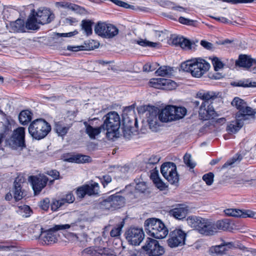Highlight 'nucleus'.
<instances>
[{
    "label": "nucleus",
    "instance_id": "26",
    "mask_svg": "<svg viewBox=\"0 0 256 256\" xmlns=\"http://www.w3.org/2000/svg\"><path fill=\"white\" fill-rule=\"evenodd\" d=\"M236 121L232 122L227 126V130L230 132L236 133L242 126L244 121L248 120V118L241 116L240 114L236 115Z\"/></svg>",
    "mask_w": 256,
    "mask_h": 256
},
{
    "label": "nucleus",
    "instance_id": "18",
    "mask_svg": "<svg viewBox=\"0 0 256 256\" xmlns=\"http://www.w3.org/2000/svg\"><path fill=\"white\" fill-rule=\"evenodd\" d=\"M24 182V178L20 177H17L14 182L12 192L14 198L16 201L22 200L26 195L22 188Z\"/></svg>",
    "mask_w": 256,
    "mask_h": 256
},
{
    "label": "nucleus",
    "instance_id": "6",
    "mask_svg": "<svg viewBox=\"0 0 256 256\" xmlns=\"http://www.w3.org/2000/svg\"><path fill=\"white\" fill-rule=\"evenodd\" d=\"M142 248L149 256H160L164 252V248L160 246L159 242L150 238L146 240Z\"/></svg>",
    "mask_w": 256,
    "mask_h": 256
},
{
    "label": "nucleus",
    "instance_id": "45",
    "mask_svg": "<svg viewBox=\"0 0 256 256\" xmlns=\"http://www.w3.org/2000/svg\"><path fill=\"white\" fill-rule=\"evenodd\" d=\"M164 78H153L152 79L150 82V86L156 88H162V84H164Z\"/></svg>",
    "mask_w": 256,
    "mask_h": 256
},
{
    "label": "nucleus",
    "instance_id": "33",
    "mask_svg": "<svg viewBox=\"0 0 256 256\" xmlns=\"http://www.w3.org/2000/svg\"><path fill=\"white\" fill-rule=\"evenodd\" d=\"M32 114L28 110L22 111L18 116L20 123L23 125L28 124L32 120Z\"/></svg>",
    "mask_w": 256,
    "mask_h": 256
},
{
    "label": "nucleus",
    "instance_id": "23",
    "mask_svg": "<svg viewBox=\"0 0 256 256\" xmlns=\"http://www.w3.org/2000/svg\"><path fill=\"white\" fill-rule=\"evenodd\" d=\"M188 213V208L184 204H179L169 211L170 215L178 220L185 218Z\"/></svg>",
    "mask_w": 256,
    "mask_h": 256
},
{
    "label": "nucleus",
    "instance_id": "37",
    "mask_svg": "<svg viewBox=\"0 0 256 256\" xmlns=\"http://www.w3.org/2000/svg\"><path fill=\"white\" fill-rule=\"evenodd\" d=\"M174 110L173 114L175 117V120L182 118L185 116L187 112L186 109L182 106H174Z\"/></svg>",
    "mask_w": 256,
    "mask_h": 256
},
{
    "label": "nucleus",
    "instance_id": "57",
    "mask_svg": "<svg viewBox=\"0 0 256 256\" xmlns=\"http://www.w3.org/2000/svg\"><path fill=\"white\" fill-rule=\"evenodd\" d=\"M86 188L85 185L80 186L77 188L76 194L78 198H83L87 194Z\"/></svg>",
    "mask_w": 256,
    "mask_h": 256
},
{
    "label": "nucleus",
    "instance_id": "1",
    "mask_svg": "<svg viewBox=\"0 0 256 256\" xmlns=\"http://www.w3.org/2000/svg\"><path fill=\"white\" fill-rule=\"evenodd\" d=\"M104 124H102L104 130H106V136L110 140L119 137L120 118L116 112H110L103 118Z\"/></svg>",
    "mask_w": 256,
    "mask_h": 256
},
{
    "label": "nucleus",
    "instance_id": "63",
    "mask_svg": "<svg viewBox=\"0 0 256 256\" xmlns=\"http://www.w3.org/2000/svg\"><path fill=\"white\" fill-rule=\"evenodd\" d=\"M46 174L52 176L54 180H58L60 178V173L56 170L48 171Z\"/></svg>",
    "mask_w": 256,
    "mask_h": 256
},
{
    "label": "nucleus",
    "instance_id": "49",
    "mask_svg": "<svg viewBox=\"0 0 256 256\" xmlns=\"http://www.w3.org/2000/svg\"><path fill=\"white\" fill-rule=\"evenodd\" d=\"M181 69L186 72L192 74V60H186L181 64Z\"/></svg>",
    "mask_w": 256,
    "mask_h": 256
},
{
    "label": "nucleus",
    "instance_id": "31",
    "mask_svg": "<svg viewBox=\"0 0 256 256\" xmlns=\"http://www.w3.org/2000/svg\"><path fill=\"white\" fill-rule=\"evenodd\" d=\"M109 200H110L114 210L120 208L124 203V197L120 195H112L109 196Z\"/></svg>",
    "mask_w": 256,
    "mask_h": 256
},
{
    "label": "nucleus",
    "instance_id": "13",
    "mask_svg": "<svg viewBox=\"0 0 256 256\" xmlns=\"http://www.w3.org/2000/svg\"><path fill=\"white\" fill-rule=\"evenodd\" d=\"M60 224H57L52 228L42 232L40 234V238L44 244H54L58 241V234L57 232L58 230H62V228H58V226Z\"/></svg>",
    "mask_w": 256,
    "mask_h": 256
},
{
    "label": "nucleus",
    "instance_id": "44",
    "mask_svg": "<svg viewBox=\"0 0 256 256\" xmlns=\"http://www.w3.org/2000/svg\"><path fill=\"white\" fill-rule=\"evenodd\" d=\"M92 22L88 20H83L82 22V29L87 35L92 34Z\"/></svg>",
    "mask_w": 256,
    "mask_h": 256
},
{
    "label": "nucleus",
    "instance_id": "7",
    "mask_svg": "<svg viewBox=\"0 0 256 256\" xmlns=\"http://www.w3.org/2000/svg\"><path fill=\"white\" fill-rule=\"evenodd\" d=\"M232 105L235 106L238 112L236 114V115L240 114L241 116H244V118H248L250 116H253L256 112L252 108L248 106L246 103L242 100L238 98H235L232 102Z\"/></svg>",
    "mask_w": 256,
    "mask_h": 256
},
{
    "label": "nucleus",
    "instance_id": "8",
    "mask_svg": "<svg viewBox=\"0 0 256 256\" xmlns=\"http://www.w3.org/2000/svg\"><path fill=\"white\" fill-rule=\"evenodd\" d=\"M126 238L132 245H139L144 238V234L142 229L137 228H130L126 232Z\"/></svg>",
    "mask_w": 256,
    "mask_h": 256
},
{
    "label": "nucleus",
    "instance_id": "22",
    "mask_svg": "<svg viewBox=\"0 0 256 256\" xmlns=\"http://www.w3.org/2000/svg\"><path fill=\"white\" fill-rule=\"evenodd\" d=\"M225 214L228 216L240 218H252L254 214L250 210H240L239 209L228 208L224 210Z\"/></svg>",
    "mask_w": 256,
    "mask_h": 256
},
{
    "label": "nucleus",
    "instance_id": "34",
    "mask_svg": "<svg viewBox=\"0 0 256 256\" xmlns=\"http://www.w3.org/2000/svg\"><path fill=\"white\" fill-rule=\"evenodd\" d=\"M39 24H40L38 22V20L34 14L28 19L26 23V27L28 30H36L39 28Z\"/></svg>",
    "mask_w": 256,
    "mask_h": 256
},
{
    "label": "nucleus",
    "instance_id": "16",
    "mask_svg": "<svg viewBox=\"0 0 256 256\" xmlns=\"http://www.w3.org/2000/svg\"><path fill=\"white\" fill-rule=\"evenodd\" d=\"M40 24H44L51 22L54 18V14L48 8H40L34 14Z\"/></svg>",
    "mask_w": 256,
    "mask_h": 256
},
{
    "label": "nucleus",
    "instance_id": "55",
    "mask_svg": "<svg viewBox=\"0 0 256 256\" xmlns=\"http://www.w3.org/2000/svg\"><path fill=\"white\" fill-rule=\"evenodd\" d=\"M158 66L156 63H147L144 66L143 70L146 72L154 71Z\"/></svg>",
    "mask_w": 256,
    "mask_h": 256
},
{
    "label": "nucleus",
    "instance_id": "15",
    "mask_svg": "<svg viewBox=\"0 0 256 256\" xmlns=\"http://www.w3.org/2000/svg\"><path fill=\"white\" fill-rule=\"evenodd\" d=\"M208 63L200 58H193V76L200 78L208 70Z\"/></svg>",
    "mask_w": 256,
    "mask_h": 256
},
{
    "label": "nucleus",
    "instance_id": "47",
    "mask_svg": "<svg viewBox=\"0 0 256 256\" xmlns=\"http://www.w3.org/2000/svg\"><path fill=\"white\" fill-rule=\"evenodd\" d=\"M162 84V88L166 89L168 90H172L175 88L176 87V84L174 82L169 79H165Z\"/></svg>",
    "mask_w": 256,
    "mask_h": 256
},
{
    "label": "nucleus",
    "instance_id": "4",
    "mask_svg": "<svg viewBox=\"0 0 256 256\" xmlns=\"http://www.w3.org/2000/svg\"><path fill=\"white\" fill-rule=\"evenodd\" d=\"M94 32L98 36L106 38H112L118 35V29L114 25L99 22L95 26Z\"/></svg>",
    "mask_w": 256,
    "mask_h": 256
},
{
    "label": "nucleus",
    "instance_id": "46",
    "mask_svg": "<svg viewBox=\"0 0 256 256\" xmlns=\"http://www.w3.org/2000/svg\"><path fill=\"white\" fill-rule=\"evenodd\" d=\"M235 86L242 87H256V82H252L247 79L239 81Z\"/></svg>",
    "mask_w": 256,
    "mask_h": 256
},
{
    "label": "nucleus",
    "instance_id": "35",
    "mask_svg": "<svg viewBox=\"0 0 256 256\" xmlns=\"http://www.w3.org/2000/svg\"><path fill=\"white\" fill-rule=\"evenodd\" d=\"M70 127L69 125L66 126L58 122L56 124L55 130L59 136H63L67 134Z\"/></svg>",
    "mask_w": 256,
    "mask_h": 256
},
{
    "label": "nucleus",
    "instance_id": "58",
    "mask_svg": "<svg viewBox=\"0 0 256 256\" xmlns=\"http://www.w3.org/2000/svg\"><path fill=\"white\" fill-rule=\"evenodd\" d=\"M120 254V256H134L136 253L133 250L126 249L124 246H122V249Z\"/></svg>",
    "mask_w": 256,
    "mask_h": 256
},
{
    "label": "nucleus",
    "instance_id": "42",
    "mask_svg": "<svg viewBox=\"0 0 256 256\" xmlns=\"http://www.w3.org/2000/svg\"><path fill=\"white\" fill-rule=\"evenodd\" d=\"M124 224L123 220L120 224L116 225V227L113 228L110 232V235L112 237L117 238L120 236L121 234L122 229Z\"/></svg>",
    "mask_w": 256,
    "mask_h": 256
},
{
    "label": "nucleus",
    "instance_id": "32",
    "mask_svg": "<svg viewBox=\"0 0 256 256\" xmlns=\"http://www.w3.org/2000/svg\"><path fill=\"white\" fill-rule=\"evenodd\" d=\"M174 72L173 68L164 66L160 67L156 73L159 76L170 77L173 75Z\"/></svg>",
    "mask_w": 256,
    "mask_h": 256
},
{
    "label": "nucleus",
    "instance_id": "24",
    "mask_svg": "<svg viewBox=\"0 0 256 256\" xmlns=\"http://www.w3.org/2000/svg\"><path fill=\"white\" fill-rule=\"evenodd\" d=\"M228 246L229 248L234 246L232 242H224L222 244L218 246H212L208 250V253L212 256H218L224 254L227 249L226 246Z\"/></svg>",
    "mask_w": 256,
    "mask_h": 256
},
{
    "label": "nucleus",
    "instance_id": "2",
    "mask_svg": "<svg viewBox=\"0 0 256 256\" xmlns=\"http://www.w3.org/2000/svg\"><path fill=\"white\" fill-rule=\"evenodd\" d=\"M144 226L146 233L156 238H164L168 234V228L159 219H148L145 221Z\"/></svg>",
    "mask_w": 256,
    "mask_h": 256
},
{
    "label": "nucleus",
    "instance_id": "43",
    "mask_svg": "<svg viewBox=\"0 0 256 256\" xmlns=\"http://www.w3.org/2000/svg\"><path fill=\"white\" fill-rule=\"evenodd\" d=\"M136 186L135 189L138 192H144L148 188L146 183L140 179L135 180Z\"/></svg>",
    "mask_w": 256,
    "mask_h": 256
},
{
    "label": "nucleus",
    "instance_id": "59",
    "mask_svg": "<svg viewBox=\"0 0 256 256\" xmlns=\"http://www.w3.org/2000/svg\"><path fill=\"white\" fill-rule=\"evenodd\" d=\"M184 163L190 168H192V156L190 154L186 153L183 158Z\"/></svg>",
    "mask_w": 256,
    "mask_h": 256
},
{
    "label": "nucleus",
    "instance_id": "61",
    "mask_svg": "<svg viewBox=\"0 0 256 256\" xmlns=\"http://www.w3.org/2000/svg\"><path fill=\"white\" fill-rule=\"evenodd\" d=\"M218 93L213 91H207L206 95L204 102H208V100H214L218 96Z\"/></svg>",
    "mask_w": 256,
    "mask_h": 256
},
{
    "label": "nucleus",
    "instance_id": "21",
    "mask_svg": "<svg viewBox=\"0 0 256 256\" xmlns=\"http://www.w3.org/2000/svg\"><path fill=\"white\" fill-rule=\"evenodd\" d=\"M158 112L156 110L148 111L146 114L147 121L150 128L152 130H155L157 126H160L161 120L159 118Z\"/></svg>",
    "mask_w": 256,
    "mask_h": 256
},
{
    "label": "nucleus",
    "instance_id": "11",
    "mask_svg": "<svg viewBox=\"0 0 256 256\" xmlns=\"http://www.w3.org/2000/svg\"><path fill=\"white\" fill-rule=\"evenodd\" d=\"M199 118L201 120H206L218 116L212 106L208 102H203L198 111Z\"/></svg>",
    "mask_w": 256,
    "mask_h": 256
},
{
    "label": "nucleus",
    "instance_id": "29",
    "mask_svg": "<svg viewBox=\"0 0 256 256\" xmlns=\"http://www.w3.org/2000/svg\"><path fill=\"white\" fill-rule=\"evenodd\" d=\"M211 236L218 232V230H226L229 228L230 223L228 220H218L216 223L211 222Z\"/></svg>",
    "mask_w": 256,
    "mask_h": 256
},
{
    "label": "nucleus",
    "instance_id": "25",
    "mask_svg": "<svg viewBox=\"0 0 256 256\" xmlns=\"http://www.w3.org/2000/svg\"><path fill=\"white\" fill-rule=\"evenodd\" d=\"M58 226V228H62V230H70L72 231L79 232L85 228V221L83 220L78 219L74 222H72L70 224H60Z\"/></svg>",
    "mask_w": 256,
    "mask_h": 256
},
{
    "label": "nucleus",
    "instance_id": "60",
    "mask_svg": "<svg viewBox=\"0 0 256 256\" xmlns=\"http://www.w3.org/2000/svg\"><path fill=\"white\" fill-rule=\"evenodd\" d=\"M50 200L49 198H46L40 202L39 206L44 210H47L50 206Z\"/></svg>",
    "mask_w": 256,
    "mask_h": 256
},
{
    "label": "nucleus",
    "instance_id": "5",
    "mask_svg": "<svg viewBox=\"0 0 256 256\" xmlns=\"http://www.w3.org/2000/svg\"><path fill=\"white\" fill-rule=\"evenodd\" d=\"M160 172L163 176L172 184H176L179 180L176 164L168 162L162 164Z\"/></svg>",
    "mask_w": 256,
    "mask_h": 256
},
{
    "label": "nucleus",
    "instance_id": "27",
    "mask_svg": "<svg viewBox=\"0 0 256 256\" xmlns=\"http://www.w3.org/2000/svg\"><path fill=\"white\" fill-rule=\"evenodd\" d=\"M256 63V61L255 60L251 58L250 56L246 54L240 55L238 60L236 62V65L246 68H250Z\"/></svg>",
    "mask_w": 256,
    "mask_h": 256
},
{
    "label": "nucleus",
    "instance_id": "54",
    "mask_svg": "<svg viewBox=\"0 0 256 256\" xmlns=\"http://www.w3.org/2000/svg\"><path fill=\"white\" fill-rule=\"evenodd\" d=\"M137 43L139 45L142 46H150L152 48L156 47L158 44V43L151 42L144 40H140L138 41Z\"/></svg>",
    "mask_w": 256,
    "mask_h": 256
},
{
    "label": "nucleus",
    "instance_id": "39",
    "mask_svg": "<svg viewBox=\"0 0 256 256\" xmlns=\"http://www.w3.org/2000/svg\"><path fill=\"white\" fill-rule=\"evenodd\" d=\"M86 189V193L88 196L96 195L98 192L99 186L98 183L94 182L91 184L85 185Z\"/></svg>",
    "mask_w": 256,
    "mask_h": 256
},
{
    "label": "nucleus",
    "instance_id": "28",
    "mask_svg": "<svg viewBox=\"0 0 256 256\" xmlns=\"http://www.w3.org/2000/svg\"><path fill=\"white\" fill-rule=\"evenodd\" d=\"M64 160L71 162L86 163L91 162L92 158L88 156L76 154L68 156Z\"/></svg>",
    "mask_w": 256,
    "mask_h": 256
},
{
    "label": "nucleus",
    "instance_id": "62",
    "mask_svg": "<svg viewBox=\"0 0 256 256\" xmlns=\"http://www.w3.org/2000/svg\"><path fill=\"white\" fill-rule=\"evenodd\" d=\"M110 0L112 2H114V4H116L118 6L124 8H130V7H131V6L130 4H128L126 2H125L122 0Z\"/></svg>",
    "mask_w": 256,
    "mask_h": 256
},
{
    "label": "nucleus",
    "instance_id": "51",
    "mask_svg": "<svg viewBox=\"0 0 256 256\" xmlns=\"http://www.w3.org/2000/svg\"><path fill=\"white\" fill-rule=\"evenodd\" d=\"M214 174L212 172H208L204 174L202 176V180L208 186H210L214 182Z\"/></svg>",
    "mask_w": 256,
    "mask_h": 256
},
{
    "label": "nucleus",
    "instance_id": "20",
    "mask_svg": "<svg viewBox=\"0 0 256 256\" xmlns=\"http://www.w3.org/2000/svg\"><path fill=\"white\" fill-rule=\"evenodd\" d=\"M174 106H168L160 112H158L159 118L162 122H169L175 120V117L173 114Z\"/></svg>",
    "mask_w": 256,
    "mask_h": 256
},
{
    "label": "nucleus",
    "instance_id": "3",
    "mask_svg": "<svg viewBox=\"0 0 256 256\" xmlns=\"http://www.w3.org/2000/svg\"><path fill=\"white\" fill-rule=\"evenodd\" d=\"M28 130L29 134L34 138L40 140L48 134L51 130V126L44 120L39 118L32 122Z\"/></svg>",
    "mask_w": 256,
    "mask_h": 256
},
{
    "label": "nucleus",
    "instance_id": "14",
    "mask_svg": "<svg viewBox=\"0 0 256 256\" xmlns=\"http://www.w3.org/2000/svg\"><path fill=\"white\" fill-rule=\"evenodd\" d=\"M31 182L35 194H39L46 186L48 180V177L44 174L30 176L28 178Z\"/></svg>",
    "mask_w": 256,
    "mask_h": 256
},
{
    "label": "nucleus",
    "instance_id": "41",
    "mask_svg": "<svg viewBox=\"0 0 256 256\" xmlns=\"http://www.w3.org/2000/svg\"><path fill=\"white\" fill-rule=\"evenodd\" d=\"M98 206L102 210H114L110 200H109V196L100 202Z\"/></svg>",
    "mask_w": 256,
    "mask_h": 256
},
{
    "label": "nucleus",
    "instance_id": "30",
    "mask_svg": "<svg viewBox=\"0 0 256 256\" xmlns=\"http://www.w3.org/2000/svg\"><path fill=\"white\" fill-rule=\"evenodd\" d=\"M172 43L174 46H180L182 49H190V42L182 36H174L172 38Z\"/></svg>",
    "mask_w": 256,
    "mask_h": 256
},
{
    "label": "nucleus",
    "instance_id": "36",
    "mask_svg": "<svg viewBox=\"0 0 256 256\" xmlns=\"http://www.w3.org/2000/svg\"><path fill=\"white\" fill-rule=\"evenodd\" d=\"M12 30L14 32H23L24 30V22L22 20L18 19L10 23Z\"/></svg>",
    "mask_w": 256,
    "mask_h": 256
},
{
    "label": "nucleus",
    "instance_id": "64",
    "mask_svg": "<svg viewBox=\"0 0 256 256\" xmlns=\"http://www.w3.org/2000/svg\"><path fill=\"white\" fill-rule=\"evenodd\" d=\"M154 182L156 184V186L161 190H164L166 188L165 184L162 180L160 178H159L156 181H155Z\"/></svg>",
    "mask_w": 256,
    "mask_h": 256
},
{
    "label": "nucleus",
    "instance_id": "50",
    "mask_svg": "<svg viewBox=\"0 0 256 256\" xmlns=\"http://www.w3.org/2000/svg\"><path fill=\"white\" fill-rule=\"evenodd\" d=\"M212 62L214 70L216 71H218L220 69L222 68L224 66V64L222 62L216 57L212 58Z\"/></svg>",
    "mask_w": 256,
    "mask_h": 256
},
{
    "label": "nucleus",
    "instance_id": "38",
    "mask_svg": "<svg viewBox=\"0 0 256 256\" xmlns=\"http://www.w3.org/2000/svg\"><path fill=\"white\" fill-rule=\"evenodd\" d=\"M10 130V126L9 124L0 122V144L2 142V138L9 133Z\"/></svg>",
    "mask_w": 256,
    "mask_h": 256
},
{
    "label": "nucleus",
    "instance_id": "17",
    "mask_svg": "<svg viewBox=\"0 0 256 256\" xmlns=\"http://www.w3.org/2000/svg\"><path fill=\"white\" fill-rule=\"evenodd\" d=\"M82 256H116L113 252L106 248H88L82 252Z\"/></svg>",
    "mask_w": 256,
    "mask_h": 256
},
{
    "label": "nucleus",
    "instance_id": "52",
    "mask_svg": "<svg viewBox=\"0 0 256 256\" xmlns=\"http://www.w3.org/2000/svg\"><path fill=\"white\" fill-rule=\"evenodd\" d=\"M63 201L64 200H62L61 199L59 200H54L50 204L52 210L56 211L59 208L64 205Z\"/></svg>",
    "mask_w": 256,
    "mask_h": 256
},
{
    "label": "nucleus",
    "instance_id": "53",
    "mask_svg": "<svg viewBox=\"0 0 256 256\" xmlns=\"http://www.w3.org/2000/svg\"><path fill=\"white\" fill-rule=\"evenodd\" d=\"M55 6L56 8H68V9H72V10L74 9V4H69L68 2H56L55 3Z\"/></svg>",
    "mask_w": 256,
    "mask_h": 256
},
{
    "label": "nucleus",
    "instance_id": "40",
    "mask_svg": "<svg viewBox=\"0 0 256 256\" xmlns=\"http://www.w3.org/2000/svg\"><path fill=\"white\" fill-rule=\"evenodd\" d=\"M242 156L240 154H236L232 159L228 160L222 166V168H232V164L238 162H239L242 160Z\"/></svg>",
    "mask_w": 256,
    "mask_h": 256
},
{
    "label": "nucleus",
    "instance_id": "19",
    "mask_svg": "<svg viewBox=\"0 0 256 256\" xmlns=\"http://www.w3.org/2000/svg\"><path fill=\"white\" fill-rule=\"evenodd\" d=\"M92 121L84 122V124L85 126L86 133L88 136L92 140L96 138V137L104 131L102 125L100 126H93Z\"/></svg>",
    "mask_w": 256,
    "mask_h": 256
},
{
    "label": "nucleus",
    "instance_id": "56",
    "mask_svg": "<svg viewBox=\"0 0 256 256\" xmlns=\"http://www.w3.org/2000/svg\"><path fill=\"white\" fill-rule=\"evenodd\" d=\"M61 200H64L63 204H64L65 203H72L75 200V198L73 194L70 192L66 195L64 198H61Z\"/></svg>",
    "mask_w": 256,
    "mask_h": 256
},
{
    "label": "nucleus",
    "instance_id": "48",
    "mask_svg": "<svg viewBox=\"0 0 256 256\" xmlns=\"http://www.w3.org/2000/svg\"><path fill=\"white\" fill-rule=\"evenodd\" d=\"M134 128L128 126H124L123 128L124 136L128 139H130L134 134Z\"/></svg>",
    "mask_w": 256,
    "mask_h": 256
},
{
    "label": "nucleus",
    "instance_id": "10",
    "mask_svg": "<svg viewBox=\"0 0 256 256\" xmlns=\"http://www.w3.org/2000/svg\"><path fill=\"white\" fill-rule=\"evenodd\" d=\"M211 222L200 217H193V228L199 233L211 236Z\"/></svg>",
    "mask_w": 256,
    "mask_h": 256
},
{
    "label": "nucleus",
    "instance_id": "9",
    "mask_svg": "<svg viewBox=\"0 0 256 256\" xmlns=\"http://www.w3.org/2000/svg\"><path fill=\"white\" fill-rule=\"evenodd\" d=\"M186 234L180 229L172 231L168 240V244L170 248H176L184 244Z\"/></svg>",
    "mask_w": 256,
    "mask_h": 256
},
{
    "label": "nucleus",
    "instance_id": "12",
    "mask_svg": "<svg viewBox=\"0 0 256 256\" xmlns=\"http://www.w3.org/2000/svg\"><path fill=\"white\" fill-rule=\"evenodd\" d=\"M24 128L20 127L14 130L10 140V144L14 148L24 147Z\"/></svg>",
    "mask_w": 256,
    "mask_h": 256
}]
</instances>
